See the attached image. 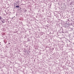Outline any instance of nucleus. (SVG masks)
<instances>
[{
    "label": "nucleus",
    "instance_id": "nucleus-3",
    "mask_svg": "<svg viewBox=\"0 0 74 74\" xmlns=\"http://www.w3.org/2000/svg\"><path fill=\"white\" fill-rule=\"evenodd\" d=\"M25 11H27V10H25Z\"/></svg>",
    "mask_w": 74,
    "mask_h": 74
},
{
    "label": "nucleus",
    "instance_id": "nucleus-1",
    "mask_svg": "<svg viewBox=\"0 0 74 74\" xmlns=\"http://www.w3.org/2000/svg\"><path fill=\"white\" fill-rule=\"evenodd\" d=\"M2 22V23H5V21H3L1 20Z\"/></svg>",
    "mask_w": 74,
    "mask_h": 74
},
{
    "label": "nucleus",
    "instance_id": "nucleus-4",
    "mask_svg": "<svg viewBox=\"0 0 74 74\" xmlns=\"http://www.w3.org/2000/svg\"><path fill=\"white\" fill-rule=\"evenodd\" d=\"M1 19V17H0V19Z\"/></svg>",
    "mask_w": 74,
    "mask_h": 74
},
{
    "label": "nucleus",
    "instance_id": "nucleus-5",
    "mask_svg": "<svg viewBox=\"0 0 74 74\" xmlns=\"http://www.w3.org/2000/svg\"><path fill=\"white\" fill-rule=\"evenodd\" d=\"M17 15H18V14H16V16H17Z\"/></svg>",
    "mask_w": 74,
    "mask_h": 74
},
{
    "label": "nucleus",
    "instance_id": "nucleus-2",
    "mask_svg": "<svg viewBox=\"0 0 74 74\" xmlns=\"http://www.w3.org/2000/svg\"><path fill=\"white\" fill-rule=\"evenodd\" d=\"M16 8H19V5H17L16 6Z\"/></svg>",
    "mask_w": 74,
    "mask_h": 74
},
{
    "label": "nucleus",
    "instance_id": "nucleus-6",
    "mask_svg": "<svg viewBox=\"0 0 74 74\" xmlns=\"http://www.w3.org/2000/svg\"><path fill=\"white\" fill-rule=\"evenodd\" d=\"M10 44V43H9V44Z\"/></svg>",
    "mask_w": 74,
    "mask_h": 74
}]
</instances>
